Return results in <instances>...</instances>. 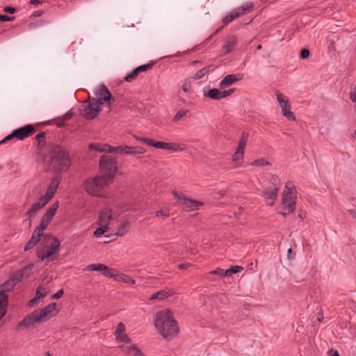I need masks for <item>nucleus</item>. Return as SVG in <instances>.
Instances as JSON below:
<instances>
[{"instance_id": "nucleus-10", "label": "nucleus", "mask_w": 356, "mask_h": 356, "mask_svg": "<svg viewBox=\"0 0 356 356\" xmlns=\"http://www.w3.org/2000/svg\"><path fill=\"white\" fill-rule=\"evenodd\" d=\"M56 307V304L54 302L49 304L40 310H35L38 317L37 319H41L42 322H44L49 318L55 316L57 314Z\"/></svg>"}, {"instance_id": "nucleus-28", "label": "nucleus", "mask_w": 356, "mask_h": 356, "mask_svg": "<svg viewBox=\"0 0 356 356\" xmlns=\"http://www.w3.org/2000/svg\"><path fill=\"white\" fill-rule=\"evenodd\" d=\"M17 284L15 281L10 278L7 281H6L3 284L0 285V291H2L3 294H5L6 291H9L11 290Z\"/></svg>"}, {"instance_id": "nucleus-60", "label": "nucleus", "mask_w": 356, "mask_h": 356, "mask_svg": "<svg viewBox=\"0 0 356 356\" xmlns=\"http://www.w3.org/2000/svg\"><path fill=\"white\" fill-rule=\"evenodd\" d=\"M14 19V17H10L6 15H0V22H7Z\"/></svg>"}, {"instance_id": "nucleus-2", "label": "nucleus", "mask_w": 356, "mask_h": 356, "mask_svg": "<svg viewBox=\"0 0 356 356\" xmlns=\"http://www.w3.org/2000/svg\"><path fill=\"white\" fill-rule=\"evenodd\" d=\"M49 168L54 172L66 171L71 165L68 152L59 145L51 147L49 153Z\"/></svg>"}, {"instance_id": "nucleus-20", "label": "nucleus", "mask_w": 356, "mask_h": 356, "mask_svg": "<svg viewBox=\"0 0 356 356\" xmlns=\"http://www.w3.org/2000/svg\"><path fill=\"white\" fill-rule=\"evenodd\" d=\"M123 351L127 356H145L135 344L124 347Z\"/></svg>"}, {"instance_id": "nucleus-49", "label": "nucleus", "mask_w": 356, "mask_h": 356, "mask_svg": "<svg viewBox=\"0 0 356 356\" xmlns=\"http://www.w3.org/2000/svg\"><path fill=\"white\" fill-rule=\"evenodd\" d=\"M152 65H153V63H148L146 65H140V66L136 67V69L137 70L138 73L144 72H146L147 70L152 69Z\"/></svg>"}, {"instance_id": "nucleus-27", "label": "nucleus", "mask_w": 356, "mask_h": 356, "mask_svg": "<svg viewBox=\"0 0 356 356\" xmlns=\"http://www.w3.org/2000/svg\"><path fill=\"white\" fill-rule=\"evenodd\" d=\"M204 95L206 97H208L212 99H221V91L219 89L217 88H212L209 90V91L207 92L205 90L204 91Z\"/></svg>"}, {"instance_id": "nucleus-7", "label": "nucleus", "mask_w": 356, "mask_h": 356, "mask_svg": "<svg viewBox=\"0 0 356 356\" xmlns=\"http://www.w3.org/2000/svg\"><path fill=\"white\" fill-rule=\"evenodd\" d=\"M101 105L102 104H99V102L96 100V98H90L88 104L84 109L85 118L87 120H92L97 117L99 113L102 111Z\"/></svg>"}, {"instance_id": "nucleus-64", "label": "nucleus", "mask_w": 356, "mask_h": 356, "mask_svg": "<svg viewBox=\"0 0 356 356\" xmlns=\"http://www.w3.org/2000/svg\"><path fill=\"white\" fill-rule=\"evenodd\" d=\"M348 213L356 220V208H352L348 210Z\"/></svg>"}, {"instance_id": "nucleus-34", "label": "nucleus", "mask_w": 356, "mask_h": 356, "mask_svg": "<svg viewBox=\"0 0 356 356\" xmlns=\"http://www.w3.org/2000/svg\"><path fill=\"white\" fill-rule=\"evenodd\" d=\"M211 67V65L207 66V67H204L202 69H201L200 70L197 71L194 74L193 79H195V80H198V79L202 78L205 74H207L209 72V68Z\"/></svg>"}, {"instance_id": "nucleus-25", "label": "nucleus", "mask_w": 356, "mask_h": 356, "mask_svg": "<svg viewBox=\"0 0 356 356\" xmlns=\"http://www.w3.org/2000/svg\"><path fill=\"white\" fill-rule=\"evenodd\" d=\"M8 306V296L0 291V320L6 314Z\"/></svg>"}, {"instance_id": "nucleus-35", "label": "nucleus", "mask_w": 356, "mask_h": 356, "mask_svg": "<svg viewBox=\"0 0 356 356\" xmlns=\"http://www.w3.org/2000/svg\"><path fill=\"white\" fill-rule=\"evenodd\" d=\"M129 225V223L128 221L125 220L121 222L120 225L119 226L117 232L115 234L117 236H122L125 234L124 229L128 227Z\"/></svg>"}, {"instance_id": "nucleus-61", "label": "nucleus", "mask_w": 356, "mask_h": 356, "mask_svg": "<svg viewBox=\"0 0 356 356\" xmlns=\"http://www.w3.org/2000/svg\"><path fill=\"white\" fill-rule=\"evenodd\" d=\"M170 213L168 211H163V210H159L156 212V216H161L164 218L169 216Z\"/></svg>"}, {"instance_id": "nucleus-54", "label": "nucleus", "mask_w": 356, "mask_h": 356, "mask_svg": "<svg viewBox=\"0 0 356 356\" xmlns=\"http://www.w3.org/2000/svg\"><path fill=\"white\" fill-rule=\"evenodd\" d=\"M155 148L168 149V143L156 141V143H155Z\"/></svg>"}, {"instance_id": "nucleus-21", "label": "nucleus", "mask_w": 356, "mask_h": 356, "mask_svg": "<svg viewBox=\"0 0 356 356\" xmlns=\"http://www.w3.org/2000/svg\"><path fill=\"white\" fill-rule=\"evenodd\" d=\"M175 293V292L170 289V290H161L158 292L152 294L151 297L149 298V300H163L165 298H168L170 296H172Z\"/></svg>"}, {"instance_id": "nucleus-39", "label": "nucleus", "mask_w": 356, "mask_h": 356, "mask_svg": "<svg viewBox=\"0 0 356 356\" xmlns=\"http://www.w3.org/2000/svg\"><path fill=\"white\" fill-rule=\"evenodd\" d=\"M61 177L60 175H55L50 181V183L49 186H51V188H54L56 190H57L58 186L60 182Z\"/></svg>"}, {"instance_id": "nucleus-9", "label": "nucleus", "mask_w": 356, "mask_h": 356, "mask_svg": "<svg viewBox=\"0 0 356 356\" xmlns=\"http://www.w3.org/2000/svg\"><path fill=\"white\" fill-rule=\"evenodd\" d=\"M96 100L99 102V104H102L104 102L111 104V101H114V99L105 85L101 84L97 89L95 91Z\"/></svg>"}, {"instance_id": "nucleus-53", "label": "nucleus", "mask_w": 356, "mask_h": 356, "mask_svg": "<svg viewBox=\"0 0 356 356\" xmlns=\"http://www.w3.org/2000/svg\"><path fill=\"white\" fill-rule=\"evenodd\" d=\"M225 273V270L220 268H218L216 270L209 272V273L212 275H216L220 277H227Z\"/></svg>"}, {"instance_id": "nucleus-4", "label": "nucleus", "mask_w": 356, "mask_h": 356, "mask_svg": "<svg viewBox=\"0 0 356 356\" xmlns=\"http://www.w3.org/2000/svg\"><path fill=\"white\" fill-rule=\"evenodd\" d=\"M99 174L98 175L103 178V181H111L117 171V161L115 159L111 156L103 154L99 159Z\"/></svg>"}, {"instance_id": "nucleus-43", "label": "nucleus", "mask_w": 356, "mask_h": 356, "mask_svg": "<svg viewBox=\"0 0 356 356\" xmlns=\"http://www.w3.org/2000/svg\"><path fill=\"white\" fill-rule=\"evenodd\" d=\"M33 268L34 265L31 264L22 268L20 270L22 273L24 277H28Z\"/></svg>"}, {"instance_id": "nucleus-63", "label": "nucleus", "mask_w": 356, "mask_h": 356, "mask_svg": "<svg viewBox=\"0 0 356 356\" xmlns=\"http://www.w3.org/2000/svg\"><path fill=\"white\" fill-rule=\"evenodd\" d=\"M155 143H156V141L147 138L144 139V143L147 144L149 146L155 147Z\"/></svg>"}, {"instance_id": "nucleus-42", "label": "nucleus", "mask_w": 356, "mask_h": 356, "mask_svg": "<svg viewBox=\"0 0 356 356\" xmlns=\"http://www.w3.org/2000/svg\"><path fill=\"white\" fill-rule=\"evenodd\" d=\"M250 165L252 166H261L264 165H270L271 164L268 161H266L264 159L261 158L252 161L250 163Z\"/></svg>"}, {"instance_id": "nucleus-48", "label": "nucleus", "mask_w": 356, "mask_h": 356, "mask_svg": "<svg viewBox=\"0 0 356 356\" xmlns=\"http://www.w3.org/2000/svg\"><path fill=\"white\" fill-rule=\"evenodd\" d=\"M10 278H12L15 281V282L17 284L20 280H22L24 278V276L22 273L19 270L15 272Z\"/></svg>"}, {"instance_id": "nucleus-3", "label": "nucleus", "mask_w": 356, "mask_h": 356, "mask_svg": "<svg viewBox=\"0 0 356 356\" xmlns=\"http://www.w3.org/2000/svg\"><path fill=\"white\" fill-rule=\"evenodd\" d=\"M59 240L51 234H44L42 238L40 247L38 248L37 256L41 261L53 257L60 250Z\"/></svg>"}, {"instance_id": "nucleus-32", "label": "nucleus", "mask_w": 356, "mask_h": 356, "mask_svg": "<svg viewBox=\"0 0 356 356\" xmlns=\"http://www.w3.org/2000/svg\"><path fill=\"white\" fill-rule=\"evenodd\" d=\"M293 191H296V188L292 181H288L286 183L285 190L283 192V195L286 194V196H292L293 195Z\"/></svg>"}, {"instance_id": "nucleus-1", "label": "nucleus", "mask_w": 356, "mask_h": 356, "mask_svg": "<svg viewBox=\"0 0 356 356\" xmlns=\"http://www.w3.org/2000/svg\"><path fill=\"white\" fill-rule=\"evenodd\" d=\"M154 325L163 338L168 340L172 339L179 331L177 323L168 309L161 311L156 314Z\"/></svg>"}, {"instance_id": "nucleus-57", "label": "nucleus", "mask_w": 356, "mask_h": 356, "mask_svg": "<svg viewBox=\"0 0 356 356\" xmlns=\"http://www.w3.org/2000/svg\"><path fill=\"white\" fill-rule=\"evenodd\" d=\"M234 90H235L234 88H231L229 90H227L221 91V97H222V98H225L227 96L232 95L234 92Z\"/></svg>"}, {"instance_id": "nucleus-46", "label": "nucleus", "mask_w": 356, "mask_h": 356, "mask_svg": "<svg viewBox=\"0 0 356 356\" xmlns=\"http://www.w3.org/2000/svg\"><path fill=\"white\" fill-rule=\"evenodd\" d=\"M131 149L130 146L127 145H120L118 146V154H131Z\"/></svg>"}, {"instance_id": "nucleus-14", "label": "nucleus", "mask_w": 356, "mask_h": 356, "mask_svg": "<svg viewBox=\"0 0 356 356\" xmlns=\"http://www.w3.org/2000/svg\"><path fill=\"white\" fill-rule=\"evenodd\" d=\"M223 42L222 50L225 54H230L238 44L237 37L233 35H227Z\"/></svg>"}, {"instance_id": "nucleus-26", "label": "nucleus", "mask_w": 356, "mask_h": 356, "mask_svg": "<svg viewBox=\"0 0 356 356\" xmlns=\"http://www.w3.org/2000/svg\"><path fill=\"white\" fill-rule=\"evenodd\" d=\"M282 112L284 117H286L287 119L290 120L295 121L296 120V116L293 114V112L290 111L291 109V105L289 103L284 104V105L281 106Z\"/></svg>"}, {"instance_id": "nucleus-58", "label": "nucleus", "mask_w": 356, "mask_h": 356, "mask_svg": "<svg viewBox=\"0 0 356 356\" xmlns=\"http://www.w3.org/2000/svg\"><path fill=\"white\" fill-rule=\"evenodd\" d=\"M14 138H15L14 134H13V132H12V134L6 136L2 140L0 141V145L2 144L6 143L7 142L10 141V140L13 139Z\"/></svg>"}, {"instance_id": "nucleus-56", "label": "nucleus", "mask_w": 356, "mask_h": 356, "mask_svg": "<svg viewBox=\"0 0 356 356\" xmlns=\"http://www.w3.org/2000/svg\"><path fill=\"white\" fill-rule=\"evenodd\" d=\"M41 289H42V287L39 286V287H38V289L36 290L35 298H37V299L45 297L47 293V291L44 292L43 293H41Z\"/></svg>"}, {"instance_id": "nucleus-24", "label": "nucleus", "mask_w": 356, "mask_h": 356, "mask_svg": "<svg viewBox=\"0 0 356 356\" xmlns=\"http://www.w3.org/2000/svg\"><path fill=\"white\" fill-rule=\"evenodd\" d=\"M102 274L107 277H113L115 280H120V278H121L120 277L123 276L122 274L119 273L117 270L106 266H105L104 270H103Z\"/></svg>"}, {"instance_id": "nucleus-47", "label": "nucleus", "mask_w": 356, "mask_h": 356, "mask_svg": "<svg viewBox=\"0 0 356 356\" xmlns=\"http://www.w3.org/2000/svg\"><path fill=\"white\" fill-rule=\"evenodd\" d=\"M350 100L356 103V86L351 85L350 87Z\"/></svg>"}, {"instance_id": "nucleus-5", "label": "nucleus", "mask_w": 356, "mask_h": 356, "mask_svg": "<svg viewBox=\"0 0 356 356\" xmlns=\"http://www.w3.org/2000/svg\"><path fill=\"white\" fill-rule=\"evenodd\" d=\"M108 181H103V178L97 175L93 179H88L84 181V188L88 193L94 196H102L101 189L108 184Z\"/></svg>"}, {"instance_id": "nucleus-55", "label": "nucleus", "mask_w": 356, "mask_h": 356, "mask_svg": "<svg viewBox=\"0 0 356 356\" xmlns=\"http://www.w3.org/2000/svg\"><path fill=\"white\" fill-rule=\"evenodd\" d=\"M123 276L122 277H120L121 278H120L119 280H121V281H123L125 283H130V284H135V280L130 278L129 277L124 275V274H122Z\"/></svg>"}, {"instance_id": "nucleus-40", "label": "nucleus", "mask_w": 356, "mask_h": 356, "mask_svg": "<svg viewBox=\"0 0 356 356\" xmlns=\"http://www.w3.org/2000/svg\"><path fill=\"white\" fill-rule=\"evenodd\" d=\"M99 227L98 229H97L93 233V236L97 238L101 236L109 229L108 227H106V226H103V225H99Z\"/></svg>"}, {"instance_id": "nucleus-33", "label": "nucleus", "mask_w": 356, "mask_h": 356, "mask_svg": "<svg viewBox=\"0 0 356 356\" xmlns=\"http://www.w3.org/2000/svg\"><path fill=\"white\" fill-rule=\"evenodd\" d=\"M56 192V190L54 188H51L50 186H48V188L47 189V191L45 194L42 197V200H45L46 202H49L50 200L53 197L54 195Z\"/></svg>"}, {"instance_id": "nucleus-19", "label": "nucleus", "mask_w": 356, "mask_h": 356, "mask_svg": "<svg viewBox=\"0 0 356 356\" xmlns=\"http://www.w3.org/2000/svg\"><path fill=\"white\" fill-rule=\"evenodd\" d=\"M48 202L44 200H42V197H40L38 201L34 203L30 209L27 212V216H29V224L31 223V218H33L36 213L41 209L43 207H44Z\"/></svg>"}, {"instance_id": "nucleus-51", "label": "nucleus", "mask_w": 356, "mask_h": 356, "mask_svg": "<svg viewBox=\"0 0 356 356\" xmlns=\"http://www.w3.org/2000/svg\"><path fill=\"white\" fill-rule=\"evenodd\" d=\"M106 149H103V151H105L106 153H114V154H118V146L117 147H113L108 144L105 146Z\"/></svg>"}, {"instance_id": "nucleus-12", "label": "nucleus", "mask_w": 356, "mask_h": 356, "mask_svg": "<svg viewBox=\"0 0 356 356\" xmlns=\"http://www.w3.org/2000/svg\"><path fill=\"white\" fill-rule=\"evenodd\" d=\"M35 131V128L32 124H26L22 127L15 129L13 132L15 138L22 140L26 138L32 136Z\"/></svg>"}, {"instance_id": "nucleus-44", "label": "nucleus", "mask_w": 356, "mask_h": 356, "mask_svg": "<svg viewBox=\"0 0 356 356\" xmlns=\"http://www.w3.org/2000/svg\"><path fill=\"white\" fill-rule=\"evenodd\" d=\"M130 149H131V152H130L131 154H133V155L142 154L144 152H145V149L143 147H139V146H136V147L130 146Z\"/></svg>"}, {"instance_id": "nucleus-50", "label": "nucleus", "mask_w": 356, "mask_h": 356, "mask_svg": "<svg viewBox=\"0 0 356 356\" xmlns=\"http://www.w3.org/2000/svg\"><path fill=\"white\" fill-rule=\"evenodd\" d=\"M44 138H45L44 132H40L38 134H37L35 136V139L38 141V145H44Z\"/></svg>"}, {"instance_id": "nucleus-59", "label": "nucleus", "mask_w": 356, "mask_h": 356, "mask_svg": "<svg viewBox=\"0 0 356 356\" xmlns=\"http://www.w3.org/2000/svg\"><path fill=\"white\" fill-rule=\"evenodd\" d=\"M309 54H310V52H309V49H303L300 51V57L302 59H306L309 57Z\"/></svg>"}, {"instance_id": "nucleus-18", "label": "nucleus", "mask_w": 356, "mask_h": 356, "mask_svg": "<svg viewBox=\"0 0 356 356\" xmlns=\"http://www.w3.org/2000/svg\"><path fill=\"white\" fill-rule=\"evenodd\" d=\"M125 326L122 323H119L117 325L115 336L117 341H120L123 342L130 343L131 339L129 337L124 333Z\"/></svg>"}, {"instance_id": "nucleus-23", "label": "nucleus", "mask_w": 356, "mask_h": 356, "mask_svg": "<svg viewBox=\"0 0 356 356\" xmlns=\"http://www.w3.org/2000/svg\"><path fill=\"white\" fill-rule=\"evenodd\" d=\"M41 236H40L39 234H36L33 232L32 236L30 240L27 242V243L24 246V251H28L33 248H34L40 241Z\"/></svg>"}, {"instance_id": "nucleus-38", "label": "nucleus", "mask_w": 356, "mask_h": 356, "mask_svg": "<svg viewBox=\"0 0 356 356\" xmlns=\"http://www.w3.org/2000/svg\"><path fill=\"white\" fill-rule=\"evenodd\" d=\"M105 265L102 264H92L86 267V270H96L102 273L104 270Z\"/></svg>"}, {"instance_id": "nucleus-17", "label": "nucleus", "mask_w": 356, "mask_h": 356, "mask_svg": "<svg viewBox=\"0 0 356 356\" xmlns=\"http://www.w3.org/2000/svg\"><path fill=\"white\" fill-rule=\"evenodd\" d=\"M112 213L113 211L110 209L106 208L102 210L99 213L97 225L108 227L109 221L113 218Z\"/></svg>"}, {"instance_id": "nucleus-30", "label": "nucleus", "mask_w": 356, "mask_h": 356, "mask_svg": "<svg viewBox=\"0 0 356 356\" xmlns=\"http://www.w3.org/2000/svg\"><path fill=\"white\" fill-rule=\"evenodd\" d=\"M239 14L236 12V9L233 10L231 13L227 16H225L223 19L222 22L224 25H227L231 22H232L234 19L239 17Z\"/></svg>"}, {"instance_id": "nucleus-6", "label": "nucleus", "mask_w": 356, "mask_h": 356, "mask_svg": "<svg viewBox=\"0 0 356 356\" xmlns=\"http://www.w3.org/2000/svg\"><path fill=\"white\" fill-rule=\"evenodd\" d=\"M271 180L273 187L269 186L263 192L264 196L265 197V201L269 206H273L274 204L275 200L277 197V192L279 191L280 185V181L277 176L273 175Z\"/></svg>"}, {"instance_id": "nucleus-36", "label": "nucleus", "mask_w": 356, "mask_h": 356, "mask_svg": "<svg viewBox=\"0 0 356 356\" xmlns=\"http://www.w3.org/2000/svg\"><path fill=\"white\" fill-rule=\"evenodd\" d=\"M243 269V268L242 266H232L231 268L225 270V274L226 276L230 277L233 274H235V273L241 272Z\"/></svg>"}, {"instance_id": "nucleus-62", "label": "nucleus", "mask_w": 356, "mask_h": 356, "mask_svg": "<svg viewBox=\"0 0 356 356\" xmlns=\"http://www.w3.org/2000/svg\"><path fill=\"white\" fill-rule=\"evenodd\" d=\"M63 293H64V291H63V289L58 290L56 293H54L52 296V299H59V298H60L63 296Z\"/></svg>"}, {"instance_id": "nucleus-45", "label": "nucleus", "mask_w": 356, "mask_h": 356, "mask_svg": "<svg viewBox=\"0 0 356 356\" xmlns=\"http://www.w3.org/2000/svg\"><path fill=\"white\" fill-rule=\"evenodd\" d=\"M138 74L137 70L134 69L129 74L125 76L124 80L127 82H131L138 76Z\"/></svg>"}, {"instance_id": "nucleus-22", "label": "nucleus", "mask_w": 356, "mask_h": 356, "mask_svg": "<svg viewBox=\"0 0 356 356\" xmlns=\"http://www.w3.org/2000/svg\"><path fill=\"white\" fill-rule=\"evenodd\" d=\"M58 202H56L53 203L51 205V207L47 209L46 213L43 215L42 218L50 222L51 220H52L54 216L55 215L56 211L58 209Z\"/></svg>"}, {"instance_id": "nucleus-8", "label": "nucleus", "mask_w": 356, "mask_h": 356, "mask_svg": "<svg viewBox=\"0 0 356 356\" xmlns=\"http://www.w3.org/2000/svg\"><path fill=\"white\" fill-rule=\"evenodd\" d=\"M174 196L178 199L179 205L184 209L187 210L197 209L200 206L203 205L201 202L194 200L186 198L184 195H179L177 192L173 193Z\"/></svg>"}, {"instance_id": "nucleus-16", "label": "nucleus", "mask_w": 356, "mask_h": 356, "mask_svg": "<svg viewBox=\"0 0 356 356\" xmlns=\"http://www.w3.org/2000/svg\"><path fill=\"white\" fill-rule=\"evenodd\" d=\"M37 314V312L33 311L31 314H30L29 315L26 316L22 321H21L19 323H18V327H29V326L33 325L34 323H40L42 322L41 319H37L38 317V314Z\"/></svg>"}, {"instance_id": "nucleus-52", "label": "nucleus", "mask_w": 356, "mask_h": 356, "mask_svg": "<svg viewBox=\"0 0 356 356\" xmlns=\"http://www.w3.org/2000/svg\"><path fill=\"white\" fill-rule=\"evenodd\" d=\"M187 112H188L187 110L179 111L174 116L173 120L175 122L179 121L181 118H182L186 114Z\"/></svg>"}, {"instance_id": "nucleus-15", "label": "nucleus", "mask_w": 356, "mask_h": 356, "mask_svg": "<svg viewBox=\"0 0 356 356\" xmlns=\"http://www.w3.org/2000/svg\"><path fill=\"white\" fill-rule=\"evenodd\" d=\"M243 78V74L238 73L236 74H228L220 81V87L221 88L228 87L235 82H237Z\"/></svg>"}, {"instance_id": "nucleus-41", "label": "nucleus", "mask_w": 356, "mask_h": 356, "mask_svg": "<svg viewBox=\"0 0 356 356\" xmlns=\"http://www.w3.org/2000/svg\"><path fill=\"white\" fill-rule=\"evenodd\" d=\"M107 144H90L89 145L90 149H93L99 152H105L103 149H106L105 146Z\"/></svg>"}, {"instance_id": "nucleus-13", "label": "nucleus", "mask_w": 356, "mask_h": 356, "mask_svg": "<svg viewBox=\"0 0 356 356\" xmlns=\"http://www.w3.org/2000/svg\"><path fill=\"white\" fill-rule=\"evenodd\" d=\"M296 195L286 196V194L282 195L281 209L287 210L288 213H293L296 209Z\"/></svg>"}, {"instance_id": "nucleus-37", "label": "nucleus", "mask_w": 356, "mask_h": 356, "mask_svg": "<svg viewBox=\"0 0 356 356\" xmlns=\"http://www.w3.org/2000/svg\"><path fill=\"white\" fill-rule=\"evenodd\" d=\"M186 149V145L184 144H177L175 143H168V149L171 150H179L184 151Z\"/></svg>"}, {"instance_id": "nucleus-29", "label": "nucleus", "mask_w": 356, "mask_h": 356, "mask_svg": "<svg viewBox=\"0 0 356 356\" xmlns=\"http://www.w3.org/2000/svg\"><path fill=\"white\" fill-rule=\"evenodd\" d=\"M253 7L254 6L252 3H247L236 8V10L239 14V16H241L250 13L252 10Z\"/></svg>"}, {"instance_id": "nucleus-11", "label": "nucleus", "mask_w": 356, "mask_h": 356, "mask_svg": "<svg viewBox=\"0 0 356 356\" xmlns=\"http://www.w3.org/2000/svg\"><path fill=\"white\" fill-rule=\"evenodd\" d=\"M248 134L243 132L242 136L238 141L237 148L232 156V161L234 162H238V161L243 160L244 156V150L248 141Z\"/></svg>"}, {"instance_id": "nucleus-31", "label": "nucleus", "mask_w": 356, "mask_h": 356, "mask_svg": "<svg viewBox=\"0 0 356 356\" xmlns=\"http://www.w3.org/2000/svg\"><path fill=\"white\" fill-rule=\"evenodd\" d=\"M49 223V222L42 218L40 225L35 228L33 232L39 234L40 236L43 237L44 235L42 232L47 227Z\"/></svg>"}]
</instances>
